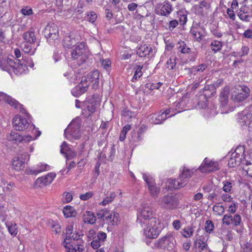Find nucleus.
<instances>
[{"label":"nucleus","mask_w":252,"mask_h":252,"mask_svg":"<svg viewBox=\"0 0 252 252\" xmlns=\"http://www.w3.org/2000/svg\"><path fill=\"white\" fill-rule=\"evenodd\" d=\"M192 174L193 172L191 170L186 167H184L182 173L180 174L179 180H181L182 181H186V184Z\"/></svg>","instance_id":"29"},{"label":"nucleus","mask_w":252,"mask_h":252,"mask_svg":"<svg viewBox=\"0 0 252 252\" xmlns=\"http://www.w3.org/2000/svg\"><path fill=\"white\" fill-rule=\"evenodd\" d=\"M222 222L227 226L232 225L233 227H236L242 224V218L239 214H237L232 215L230 214H227L223 216Z\"/></svg>","instance_id":"13"},{"label":"nucleus","mask_w":252,"mask_h":252,"mask_svg":"<svg viewBox=\"0 0 252 252\" xmlns=\"http://www.w3.org/2000/svg\"><path fill=\"white\" fill-rule=\"evenodd\" d=\"M166 120V117L161 114H154L149 116V122L154 124H160Z\"/></svg>","instance_id":"26"},{"label":"nucleus","mask_w":252,"mask_h":252,"mask_svg":"<svg viewBox=\"0 0 252 252\" xmlns=\"http://www.w3.org/2000/svg\"><path fill=\"white\" fill-rule=\"evenodd\" d=\"M199 170L202 172H211L220 169V164L218 161L209 160L206 158L199 166Z\"/></svg>","instance_id":"14"},{"label":"nucleus","mask_w":252,"mask_h":252,"mask_svg":"<svg viewBox=\"0 0 252 252\" xmlns=\"http://www.w3.org/2000/svg\"><path fill=\"white\" fill-rule=\"evenodd\" d=\"M21 12L24 16H30L33 14L32 8L28 6H26L22 8Z\"/></svg>","instance_id":"54"},{"label":"nucleus","mask_w":252,"mask_h":252,"mask_svg":"<svg viewBox=\"0 0 252 252\" xmlns=\"http://www.w3.org/2000/svg\"><path fill=\"white\" fill-rule=\"evenodd\" d=\"M81 236H83V234L80 232L75 231L73 232L71 235L68 236L66 239H67L70 242V241H81L80 237Z\"/></svg>","instance_id":"47"},{"label":"nucleus","mask_w":252,"mask_h":252,"mask_svg":"<svg viewBox=\"0 0 252 252\" xmlns=\"http://www.w3.org/2000/svg\"><path fill=\"white\" fill-rule=\"evenodd\" d=\"M142 68L143 67L140 65H137L134 68V74L131 79L132 82H136L142 75Z\"/></svg>","instance_id":"44"},{"label":"nucleus","mask_w":252,"mask_h":252,"mask_svg":"<svg viewBox=\"0 0 252 252\" xmlns=\"http://www.w3.org/2000/svg\"><path fill=\"white\" fill-rule=\"evenodd\" d=\"M86 48L84 42L79 43L71 52V58L73 60L85 62L87 58Z\"/></svg>","instance_id":"11"},{"label":"nucleus","mask_w":252,"mask_h":252,"mask_svg":"<svg viewBox=\"0 0 252 252\" xmlns=\"http://www.w3.org/2000/svg\"><path fill=\"white\" fill-rule=\"evenodd\" d=\"M247 13V12H242V10H240V11L239 12L238 14V16L241 20L247 22L250 21V16H249V15L246 14Z\"/></svg>","instance_id":"56"},{"label":"nucleus","mask_w":252,"mask_h":252,"mask_svg":"<svg viewBox=\"0 0 252 252\" xmlns=\"http://www.w3.org/2000/svg\"><path fill=\"white\" fill-rule=\"evenodd\" d=\"M80 121L79 120L72 121L68 125V127L64 130V134L67 139L69 138L67 137V133L72 138L77 139H79L81 135L80 133Z\"/></svg>","instance_id":"6"},{"label":"nucleus","mask_w":252,"mask_h":252,"mask_svg":"<svg viewBox=\"0 0 252 252\" xmlns=\"http://www.w3.org/2000/svg\"><path fill=\"white\" fill-rule=\"evenodd\" d=\"M173 9L172 5L169 1H164L161 4L159 15L167 17L173 11Z\"/></svg>","instance_id":"22"},{"label":"nucleus","mask_w":252,"mask_h":252,"mask_svg":"<svg viewBox=\"0 0 252 252\" xmlns=\"http://www.w3.org/2000/svg\"><path fill=\"white\" fill-rule=\"evenodd\" d=\"M76 44V41L74 38H71L70 35H66L63 40V46L66 49L71 48Z\"/></svg>","instance_id":"30"},{"label":"nucleus","mask_w":252,"mask_h":252,"mask_svg":"<svg viewBox=\"0 0 252 252\" xmlns=\"http://www.w3.org/2000/svg\"><path fill=\"white\" fill-rule=\"evenodd\" d=\"M130 128L131 126L129 125H127L123 128V130L121 131L119 138L120 140L121 141H124L126 139V134L127 131H128L130 129Z\"/></svg>","instance_id":"49"},{"label":"nucleus","mask_w":252,"mask_h":252,"mask_svg":"<svg viewBox=\"0 0 252 252\" xmlns=\"http://www.w3.org/2000/svg\"><path fill=\"white\" fill-rule=\"evenodd\" d=\"M63 213L65 218L75 217L76 215V212L74 209L70 206H66L64 207Z\"/></svg>","instance_id":"41"},{"label":"nucleus","mask_w":252,"mask_h":252,"mask_svg":"<svg viewBox=\"0 0 252 252\" xmlns=\"http://www.w3.org/2000/svg\"><path fill=\"white\" fill-rule=\"evenodd\" d=\"M35 131L36 132H37V134H36V135L35 136V137L34 138H32V136L31 135H25V136H23L22 142H26V143L29 142L31 140L36 139L37 137H38L40 135L41 132L40 131H38L36 129H35Z\"/></svg>","instance_id":"53"},{"label":"nucleus","mask_w":252,"mask_h":252,"mask_svg":"<svg viewBox=\"0 0 252 252\" xmlns=\"http://www.w3.org/2000/svg\"><path fill=\"white\" fill-rule=\"evenodd\" d=\"M229 93V87L226 86L221 92L220 94V101L221 105L225 106L228 102V98Z\"/></svg>","instance_id":"28"},{"label":"nucleus","mask_w":252,"mask_h":252,"mask_svg":"<svg viewBox=\"0 0 252 252\" xmlns=\"http://www.w3.org/2000/svg\"><path fill=\"white\" fill-rule=\"evenodd\" d=\"M158 203L161 208L174 210L178 207L179 200L176 195L167 194L160 197L158 200Z\"/></svg>","instance_id":"3"},{"label":"nucleus","mask_w":252,"mask_h":252,"mask_svg":"<svg viewBox=\"0 0 252 252\" xmlns=\"http://www.w3.org/2000/svg\"><path fill=\"white\" fill-rule=\"evenodd\" d=\"M193 247L195 249L198 251V252H201L208 248L207 240L204 237H199L197 238L194 241Z\"/></svg>","instance_id":"21"},{"label":"nucleus","mask_w":252,"mask_h":252,"mask_svg":"<svg viewBox=\"0 0 252 252\" xmlns=\"http://www.w3.org/2000/svg\"><path fill=\"white\" fill-rule=\"evenodd\" d=\"M99 105L100 102L98 98H94V96L89 98L85 103L86 107L82 110V114L85 117H89L95 111Z\"/></svg>","instance_id":"9"},{"label":"nucleus","mask_w":252,"mask_h":252,"mask_svg":"<svg viewBox=\"0 0 252 252\" xmlns=\"http://www.w3.org/2000/svg\"><path fill=\"white\" fill-rule=\"evenodd\" d=\"M168 187L170 189H177L183 187L186 185V181H182L179 180V178L176 179H170L168 181Z\"/></svg>","instance_id":"24"},{"label":"nucleus","mask_w":252,"mask_h":252,"mask_svg":"<svg viewBox=\"0 0 252 252\" xmlns=\"http://www.w3.org/2000/svg\"><path fill=\"white\" fill-rule=\"evenodd\" d=\"M237 149L235 152L233 153L230 159L228 160V165L230 167H234L240 165L242 161L243 154L237 152Z\"/></svg>","instance_id":"20"},{"label":"nucleus","mask_w":252,"mask_h":252,"mask_svg":"<svg viewBox=\"0 0 252 252\" xmlns=\"http://www.w3.org/2000/svg\"><path fill=\"white\" fill-rule=\"evenodd\" d=\"M237 207L235 202H232L228 207V212L230 214H234L237 211Z\"/></svg>","instance_id":"62"},{"label":"nucleus","mask_w":252,"mask_h":252,"mask_svg":"<svg viewBox=\"0 0 252 252\" xmlns=\"http://www.w3.org/2000/svg\"><path fill=\"white\" fill-rule=\"evenodd\" d=\"M173 240L174 239L172 235L171 234H167L155 241L153 248L164 249L168 251L172 250L174 247Z\"/></svg>","instance_id":"5"},{"label":"nucleus","mask_w":252,"mask_h":252,"mask_svg":"<svg viewBox=\"0 0 252 252\" xmlns=\"http://www.w3.org/2000/svg\"><path fill=\"white\" fill-rule=\"evenodd\" d=\"M179 24V23L176 20H173L169 22L168 25V30L170 31L173 30L174 28L177 27Z\"/></svg>","instance_id":"63"},{"label":"nucleus","mask_w":252,"mask_h":252,"mask_svg":"<svg viewBox=\"0 0 252 252\" xmlns=\"http://www.w3.org/2000/svg\"><path fill=\"white\" fill-rule=\"evenodd\" d=\"M101 243L97 239L94 240L91 243L92 247L94 249H97L101 246Z\"/></svg>","instance_id":"64"},{"label":"nucleus","mask_w":252,"mask_h":252,"mask_svg":"<svg viewBox=\"0 0 252 252\" xmlns=\"http://www.w3.org/2000/svg\"><path fill=\"white\" fill-rule=\"evenodd\" d=\"M234 182L231 180H225L222 182V190L225 193H231L233 192L232 187Z\"/></svg>","instance_id":"34"},{"label":"nucleus","mask_w":252,"mask_h":252,"mask_svg":"<svg viewBox=\"0 0 252 252\" xmlns=\"http://www.w3.org/2000/svg\"><path fill=\"white\" fill-rule=\"evenodd\" d=\"M5 225L8 229L9 233L13 236L17 234V226L16 223L11 221L5 222Z\"/></svg>","instance_id":"36"},{"label":"nucleus","mask_w":252,"mask_h":252,"mask_svg":"<svg viewBox=\"0 0 252 252\" xmlns=\"http://www.w3.org/2000/svg\"><path fill=\"white\" fill-rule=\"evenodd\" d=\"M179 21L181 25H185L187 22L188 13L186 11L179 10L177 12Z\"/></svg>","instance_id":"45"},{"label":"nucleus","mask_w":252,"mask_h":252,"mask_svg":"<svg viewBox=\"0 0 252 252\" xmlns=\"http://www.w3.org/2000/svg\"><path fill=\"white\" fill-rule=\"evenodd\" d=\"M70 242L67 239H65L63 245L66 248L67 252H83L84 250V242L80 241L77 244Z\"/></svg>","instance_id":"15"},{"label":"nucleus","mask_w":252,"mask_h":252,"mask_svg":"<svg viewBox=\"0 0 252 252\" xmlns=\"http://www.w3.org/2000/svg\"><path fill=\"white\" fill-rule=\"evenodd\" d=\"M243 171L249 176L252 177V159H247L243 166Z\"/></svg>","instance_id":"35"},{"label":"nucleus","mask_w":252,"mask_h":252,"mask_svg":"<svg viewBox=\"0 0 252 252\" xmlns=\"http://www.w3.org/2000/svg\"><path fill=\"white\" fill-rule=\"evenodd\" d=\"M87 20L90 22L93 23L97 18L96 14L94 11H88L87 13Z\"/></svg>","instance_id":"51"},{"label":"nucleus","mask_w":252,"mask_h":252,"mask_svg":"<svg viewBox=\"0 0 252 252\" xmlns=\"http://www.w3.org/2000/svg\"><path fill=\"white\" fill-rule=\"evenodd\" d=\"M44 34L47 41L50 44L58 40L59 37V29L54 23L47 25L44 30Z\"/></svg>","instance_id":"7"},{"label":"nucleus","mask_w":252,"mask_h":252,"mask_svg":"<svg viewBox=\"0 0 252 252\" xmlns=\"http://www.w3.org/2000/svg\"><path fill=\"white\" fill-rule=\"evenodd\" d=\"M88 78L91 80L93 84V87L95 89L98 87L99 80V72L97 70H94L92 72L86 74Z\"/></svg>","instance_id":"23"},{"label":"nucleus","mask_w":252,"mask_h":252,"mask_svg":"<svg viewBox=\"0 0 252 252\" xmlns=\"http://www.w3.org/2000/svg\"><path fill=\"white\" fill-rule=\"evenodd\" d=\"M7 138L9 141H13L16 142H22L23 136L19 134L17 132H11L7 135Z\"/></svg>","instance_id":"42"},{"label":"nucleus","mask_w":252,"mask_h":252,"mask_svg":"<svg viewBox=\"0 0 252 252\" xmlns=\"http://www.w3.org/2000/svg\"><path fill=\"white\" fill-rule=\"evenodd\" d=\"M12 125L17 130H25L30 126V123L27 119L19 115H16L13 118Z\"/></svg>","instance_id":"16"},{"label":"nucleus","mask_w":252,"mask_h":252,"mask_svg":"<svg viewBox=\"0 0 252 252\" xmlns=\"http://www.w3.org/2000/svg\"><path fill=\"white\" fill-rule=\"evenodd\" d=\"M231 98L235 102H242L245 100L250 95V89L246 86L239 85L236 88Z\"/></svg>","instance_id":"12"},{"label":"nucleus","mask_w":252,"mask_h":252,"mask_svg":"<svg viewBox=\"0 0 252 252\" xmlns=\"http://www.w3.org/2000/svg\"><path fill=\"white\" fill-rule=\"evenodd\" d=\"M159 222L158 219H152L151 221L145 224L143 228V234L147 238L155 239L158 237L160 233L158 227Z\"/></svg>","instance_id":"1"},{"label":"nucleus","mask_w":252,"mask_h":252,"mask_svg":"<svg viewBox=\"0 0 252 252\" xmlns=\"http://www.w3.org/2000/svg\"><path fill=\"white\" fill-rule=\"evenodd\" d=\"M121 219L119 214L114 212L113 215L111 214V225H117L120 222Z\"/></svg>","instance_id":"48"},{"label":"nucleus","mask_w":252,"mask_h":252,"mask_svg":"<svg viewBox=\"0 0 252 252\" xmlns=\"http://www.w3.org/2000/svg\"><path fill=\"white\" fill-rule=\"evenodd\" d=\"M229 194L230 193H228L222 194L221 196V199L224 202H231L233 198Z\"/></svg>","instance_id":"61"},{"label":"nucleus","mask_w":252,"mask_h":252,"mask_svg":"<svg viewBox=\"0 0 252 252\" xmlns=\"http://www.w3.org/2000/svg\"><path fill=\"white\" fill-rule=\"evenodd\" d=\"M93 192L92 191H89L84 194H81L79 196L81 200L86 201L92 198L93 196Z\"/></svg>","instance_id":"58"},{"label":"nucleus","mask_w":252,"mask_h":252,"mask_svg":"<svg viewBox=\"0 0 252 252\" xmlns=\"http://www.w3.org/2000/svg\"><path fill=\"white\" fill-rule=\"evenodd\" d=\"M0 68L3 71L7 72L10 74L14 72L16 74H21L26 73L28 70L27 64H0Z\"/></svg>","instance_id":"8"},{"label":"nucleus","mask_w":252,"mask_h":252,"mask_svg":"<svg viewBox=\"0 0 252 252\" xmlns=\"http://www.w3.org/2000/svg\"><path fill=\"white\" fill-rule=\"evenodd\" d=\"M213 210L216 213V215L219 216H221L224 213V208L222 205H214L213 207Z\"/></svg>","instance_id":"50"},{"label":"nucleus","mask_w":252,"mask_h":252,"mask_svg":"<svg viewBox=\"0 0 252 252\" xmlns=\"http://www.w3.org/2000/svg\"><path fill=\"white\" fill-rule=\"evenodd\" d=\"M50 169V166L47 164L41 163L40 165H38L37 169L32 171V174H38L43 171L49 170Z\"/></svg>","instance_id":"46"},{"label":"nucleus","mask_w":252,"mask_h":252,"mask_svg":"<svg viewBox=\"0 0 252 252\" xmlns=\"http://www.w3.org/2000/svg\"><path fill=\"white\" fill-rule=\"evenodd\" d=\"M70 149L71 148H70L68 147V145L67 144V143L66 142L64 141L63 142L62 144L61 145V150H60L61 153L63 155L66 152L67 153V152H68Z\"/></svg>","instance_id":"60"},{"label":"nucleus","mask_w":252,"mask_h":252,"mask_svg":"<svg viewBox=\"0 0 252 252\" xmlns=\"http://www.w3.org/2000/svg\"><path fill=\"white\" fill-rule=\"evenodd\" d=\"M151 51V48H149L147 45L144 44L141 45L137 51V54L140 57H144L149 55Z\"/></svg>","instance_id":"32"},{"label":"nucleus","mask_w":252,"mask_h":252,"mask_svg":"<svg viewBox=\"0 0 252 252\" xmlns=\"http://www.w3.org/2000/svg\"><path fill=\"white\" fill-rule=\"evenodd\" d=\"M96 215L98 219L103 220H108L110 218V210L109 208L101 209L97 213Z\"/></svg>","instance_id":"38"},{"label":"nucleus","mask_w":252,"mask_h":252,"mask_svg":"<svg viewBox=\"0 0 252 252\" xmlns=\"http://www.w3.org/2000/svg\"><path fill=\"white\" fill-rule=\"evenodd\" d=\"M252 105L246 107L244 110L238 114L239 124L242 126H247L248 130L252 131Z\"/></svg>","instance_id":"4"},{"label":"nucleus","mask_w":252,"mask_h":252,"mask_svg":"<svg viewBox=\"0 0 252 252\" xmlns=\"http://www.w3.org/2000/svg\"><path fill=\"white\" fill-rule=\"evenodd\" d=\"M84 221L89 224H94L96 221L95 217L91 211L86 212L83 215Z\"/></svg>","instance_id":"31"},{"label":"nucleus","mask_w":252,"mask_h":252,"mask_svg":"<svg viewBox=\"0 0 252 252\" xmlns=\"http://www.w3.org/2000/svg\"><path fill=\"white\" fill-rule=\"evenodd\" d=\"M73 199L72 195L68 192H65L63 194V202L65 203L70 202Z\"/></svg>","instance_id":"59"},{"label":"nucleus","mask_w":252,"mask_h":252,"mask_svg":"<svg viewBox=\"0 0 252 252\" xmlns=\"http://www.w3.org/2000/svg\"><path fill=\"white\" fill-rule=\"evenodd\" d=\"M214 226L212 220H207L205 222V230L209 233L211 232L213 229Z\"/></svg>","instance_id":"55"},{"label":"nucleus","mask_w":252,"mask_h":252,"mask_svg":"<svg viewBox=\"0 0 252 252\" xmlns=\"http://www.w3.org/2000/svg\"><path fill=\"white\" fill-rule=\"evenodd\" d=\"M23 38L27 42L30 43H34L36 40V36L34 34V30H32L24 33Z\"/></svg>","instance_id":"33"},{"label":"nucleus","mask_w":252,"mask_h":252,"mask_svg":"<svg viewBox=\"0 0 252 252\" xmlns=\"http://www.w3.org/2000/svg\"><path fill=\"white\" fill-rule=\"evenodd\" d=\"M152 219H157L153 217V210L149 204H145L142 206L137 214V223L141 227L151 220Z\"/></svg>","instance_id":"2"},{"label":"nucleus","mask_w":252,"mask_h":252,"mask_svg":"<svg viewBox=\"0 0 252 252\" xmlns=\"http://www.w3.org/2000/svg\"><path fill=\"white\" fill-rule=\"evenodd\" d=\"M177 48L179 51L183 54L189 53L190 48H189L185 41L180 40L177 43Z\"/></svg>","instance_id":"39"},{"label":"nucleus","mask_w":252,"mask_h":252,"mask_svg":"<svg viewBox=\"0 0 252 252\" xmlns=\"http://www.w3.org/2000/svg\"><path fill=\"white\" fill-rule=\"evenodd\" d=\"M31 44L27 42H24L22 44V48L25 53L33 55L35 52L36 48H32Z\"/></svg>","instance_id":"40"},{"label":"nucleus","mask_w":252,"mask_h":252,"mask_svg":"<svg viewBox=\"0 0 252 252\" xmlns=\"http://www.w3.org/2000/svg\"><path fill=\"white\" fill-rule=\"evenodd\" d=\"M190 33L198 42H200L203 38V34L198 28L192 27L190 29Z\"/></svg>","instance_id":"37"},{"label":"nucleus","mask_w":252,"mask_h":252,"mask_svg":"<svg viewBox=\"0 0 252 252\" xmlns=\"http://www.w3.org/2000/svg\"><path fill=\"white\" fill-rule=\"evenodd\" d=\"M0 97H1L4 99L11 106L15 107V108L19 109L21 113L25 114L28 117L29 116V114L27 112L26 110L23 107V105H21L15 99L12 98L10 96L2 92H0Z\"/></svg>","instance_id":"17"},{"label":"nucleus","mask_w":252,"mask_h":252,"mask_svg":"<svg viewBox=\"0 0 252 252\" xmlns=\"http://www.w3.org/2000/svg\"><path fill=\"white\" fill-rule=\"evenodd\" d=\"M56 176V174L54 173H49L45 176L38 178L36 181V184L40 187L46 186L52 182Z\"/></svg>","instance_id":"19"},{"label":"nucleus","mask_w":252,"mask_h":252,"mask_svg":"<svg viewBox=\"0 0 252 252\" xmlns=\"http://www.w3.org/2000/svg\"><path fill=\"white\" fill-rule=\"evenodd\" d=\"M193 234V230L191 227H186L183 230L182 235L185 238H189Z\"/></svg>","instance_id":"52"},{"label":"nucleus","mask_w":252,"mask_h":252,"mask_svg":"<svg viewBox=\"0 0 252 252\" xmlns=\"http://www.w3.org/2000/svg\"><path fill=\"white\" fill-rule=\"evenodd\" d=\"M90 80L86 74L84 75L82 77L79 85L71 90L72 94L74 96L77 97L84 93L90 84H92Z\"/></svg>","instance_id":"10"},{"label":"nucleus","mask_w":252,"mask_h":252,"mask_svg":"<svg viewBox=\"0 0 252 252\" xmlns=\"http://www.w3.org/2000/svg\"><path fill=\"white\" fill-rule=\"evenodd\" d=\"M143 177L148 186L149 190L151 195L153 196H157L159 192V188L156 186L155 181L151 176L146 174H143Z\"/></svg>","instance_id":"18"},{"label":"nucleus","mask_w":252,"mask_h":252,"mask_svg":"<svg viewBox=\"0 0 252 252\" xmlns=\"http://www.w3.org/2000/svg\"><path fill=\"white\" fill-rule=\"evenodd\" d=\"M222 46V42L221 41L213 40L211 43L210 48L214 53H216L221 50Z\"/></svg>","instance_id":"43"},{"label":"nucleus","mask_w":252,"mask_h":252,"mask_svg":"<svg viewBox=\"0 0 252 252\" xmlns=\"http://www.w3.org/2000/svg\"><path fill=\"white\" fill-rule=\"evenodd\" d=\"M63 156L66 158V160H69L73 158L76 156V153L75 151L70 149L68 152H66Z\"/></svg>","instance_id":"57"},{"label":"nucleus","mask_w":252,"mask_h":252,"mask_svg":"<svg viewBox=\"0 0 252 252\" xmlns=\"http://www.w3.org/2000/svg\"><path fill=\"white\" fill-rule=\"evenodd\" d=\"M14 183L10 182L7 184L6 181L1 179L0 181V194L10 192L12 190Z\"/></svg>","instance_id":"25"},{"label":"nucleus","mask_w":252,"mask_h":252,"mask_svg":"<svg viewBox=\"0 0 252 252\" xmlns=\"http://www.w3.org/2000/svg\"><path fill=\"white\" fill-rule=\"evenodd\" d=\"M12 168L16 171H20L24 168V161L20 159L18 157H15L12 161Z\"/></svg>","instance_id":"27"}]
</instances>
